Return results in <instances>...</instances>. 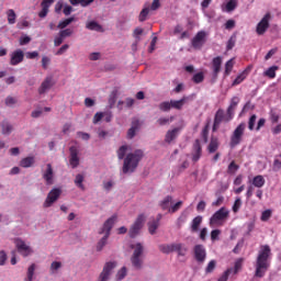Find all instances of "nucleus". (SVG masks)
<instances>
[{
  "label": "nucleus",
  "instance_id": "nucleus-1",
  "mask_svg": "<svg viewBox=\"0 0 281 281\" xmlns=\"http://www.w3.org/2000/svg\"><path fill=\"white\" fill-rule=\"evenodd\" d=\"M269 267H271V247L261 245L255 265V278H265Z\"/></svg>",
  "mask_w": 281,
  "mask_h": 281
},
{
  "label": "nucleus",
  "instance_id": "nucleus-2",
  "mask_svg": "<svg viewBox=\"0 0 281 281\" xmlns=\"http://www.w3.org/2000/svg\"><path fill=\"white\" fill-rule=\"evenodd\" d=\"M142 159H144V150L142 149H136L133 153L127 154L123 162V175L135 172Z\"/></svg>",
  "mask_w": 281,
  "mask_h": 281
},
{
  "label": "nucleus",
  "instance_id": "nucleus-3",
  "mask_svg": "<svg viewBox=\"0 0 281 281\" xmlns=\"http://www.w3.org/2000/svg\"><path fill=\"white\" fill-rule=\"evenodd\" d=\"M175 198L172 195H166L160 202L159 207L162 212H168L169 214H177L180 207H183V201H178L175 204Z\"/></svg>",
  "mask_w": 281,
  "mask_h": 281
},
{
  "label": "nucleus",
  "instance_id": "nucleus-4",
  "mask_svg": "<svg viewBox=\"0 0 281 281\" xmlns=\"http://www.w3.org/2000/svg\"><path fill=\"white\" fill-rule=\"evenodd\" d=\"M131 249H134L133 255L131 257V262L133 267L136 269H142L144 265V246L142 243L132 244Z\"/></svg>",
  "mask_w": 281,
  "mask_h": 281
},
{
  "label": "nucleus",
  "instance_id": "nucleus-5",
  "mask_svg": "<svg viewBox=\"0 0 281 281\" xmlns=\"http://www.w3.org/2000/svg\"><path fill=\"white\" fill-rule=\"evenodd\" d=\"M190 98L182 97L180 100H171V101H164L159 104V110L164 111L165 113L170 111V109H176L177 111H181L186 102H188Z\"/></svg>",
  "mask_w": 281,
  "mask_h": 281
},
{
  "label": "nucleus",
  "instance_id": "nucleus-6",
  "mask_svg": "<svg viewBox=\"0 0 281 281\" xmlns=\"http://www.w3.org/2000/svg\"><path fill=\"white\" fill-rule=\"evenodd\" d=\"M245 128H247V124L240 123L233 132L231 136V148H236L238 144L243 142V135H245Z\"/></svg>",
  "mask_w": 281,
  "mask_h": 281
},
{
  "label": "nucleus",
  "instance_id": "nucleus-7",
  "mask_svg": "<svg viewBox=\"0 0 281 281\" xmlns=\"http://www.w3.org/2000/svg\"><path fill=\"white\" fill-rule=\"evenodd\" d=\"M229 218V211L225 207H221L218 211H216L210 218V225L211 227L214 225H223V221H227Z\"/></svg>",
  "mask_w": 281,
  "mask_h": 281
},
{
  "label": "nucleus",
  "instance_id": "nucleus-8",
  "mask_svg": "<svg viewBox=\"0 0 281 281\" xmlns=\"http://www.w3.org/2000/svg\"><path fill=\"white\" fill-rule=\"evenodd\" d=\"M144 223H146V215L139 214L130 228V238H135L139 234L142 227H144Z\"/></svg>",
  "mask_w": 281,
  "mask_h": 281
},
{
  "label": "nucleus",
  "instance_id": "nucleus-9",
  "mask_svg": "<svg viewBox=\"0 0 281 281\" xmlns=\"http://www.w3.org/2000/svg\"><path fill=\"white\" fill-rule=\"evenodd\" d=\"M14 245L23 258H27V256H32V254H34L32 247L27 246V244H25V241L21 238H15Z\"/></svg>",
  "mask_w": 281,
  "mask_h": 281
},
{
  "label": "nucleus",
  "instance_id": "nucleus-10",
  "mask_svg": "<svg viewBox=\"0 0 281 281\" xmlns=\"http://www.w3.org/2000/svg\"><path fill=\"white\" fill-rule=\"evenodd\" d=\"M60 194H63V191L60 189H52L48 192L47 198L44 202V207H52V205H54V203H56V201L60 199Z\"/></svg>",
  "mask_w": 281,
  "mask_h": 281
},
{
  "label": "nucleus",
  "instance_id": "nucleus-11",
  "mask_svg": "<svg viewBox=\"0 0 281 281\" xmlns=\"http://www.w3.org/2000/svg\"><path fill=\"white\" fill-rule=\"evenodd\" d=\"M269 21H271V13H266L261 21L257 24L256 33L258 36L265 35L269 30Z\"/></svg>",
  "mask_w": 281,
  "mask_h": 281
},
{
  "label": "nucleus",
  "instance_id": "nucleus-12",
  "mask_svg": "<svg viewBox=\"0 0 281 281\" xmlns=\"http://www.w3.org/2000/svg\"><path fill=\"white\" fill-rule=\"evenodd\" d=\"M115 267H117V263L115 261L106 262L103 267L102 272L99 276L98 281H109V278Z\"/></svg>",
  "mask_w": 281,
  "mask_h": 281
},
{
  "label": "nucleus",
  "instance_id": "nucleus-13",
  "mask_svg": "<svg viewBox=\"0 0 281 281\" xmlns=\"http://www.w3.org/2000/svg\"><path fill=\"white\" fill-rule=\"evenodd\" d=\"M205 36H207L205 31H200L196 33V35L192 38L191 42L193 49H201V47L205 45Z\"/></svg>",
  "mask_w": 281,
  "mask_h": 281
},
{
  "label": "nucleus",
  "instance_id": "nucleus-14",
  "mask_svg": "<svg viewBox=\"0 0 281 281\" xmlns=\"http://www.w3.org/2000/svg\"><path fill=\"white\" fill-rule=\"evenodd\" d=\"M24 59L25 53H23V50L19 48L11 53L10 65H12V67H16V65H21V63H23Z\"/></svg>",
  "mask_w": 281,
  "mask_h": 281
},
{
  "label": "nucleus",
  "instance_id": "nucleus-15",
  "mask_svg": "<svg viewBox=\"0 0 281 281\" xmlns=\"http://www.w3.org/2000/svg\"><path fill=\"white\" fill-rule=\"evenodd\" d=\"M193 252L196 262H205V258H207V251L205 250V246L195 245L193 248Z\"/></svg>",
  "mask_w": 281,
  "mask_h": 281
},
{
  "label": "nucleus",
  "instance_id": "nucleus-16",
  "mask_svg": "<svg viewBox=\"0 0 281 281\" xmlns=\"http://www.w3.org/2000/svg\"><path fill=\"white\" fill-rule=\"evenodd\" d=\"M240 102V98L238 97H233L231 100V104L227 108V117L225 119V122H232L234 120V113L236 111V106H238Z\"/></svg>",
  "mask_w": 281,
  "mask_h": 281
},
{
  "label": "nucleus",
  "instance_id": "nucleus-17",
  "mask_svg": "<svg viewBox=\"0 0 281 281\" xmlns=\"http://www.w3.org/2000/svg\"><path fill=\"white\" fill-rule=\"evenodd\" d=\"M191 155H192V161H194V164H196V161H199V159H201V157L203 155V147L201 146V140H199V139L194 140Z\"/></svg>",
  "mask_w": 281,
  "mask_h": 281
},
{
  "label": "nucleus",
  "instance_id": "nucleus-18",
  "mask_svg": "<svg viewBox=\"0 0 281 281\" xmlns=\"http://www.w3.org/2000/svg\"><path fill=\"white\" fill-rule=\"evenodd\" d=\"M43 179L46 181V186H54V168L52 164L46 165V170L43 172Z\"/></svg>",
  "mask_w": 281,
  "mask_h": 281
},
{
  "label": "nucleus",
  "instance_id": "nucleus-19",
  "mask_svg": "<svg viewBox=\"0 0 281 281\" xmlns=\"http://www.w3.org/2000/svg\"><path fill=\"white\" fill-rule=\"evenodd\" d=\"M70 158L69 164L71 168H76L77 166H80V158L78 157V147L71 146L69 148Z\"/></svg>",
  "mask_w": 281,
  "mask_h": 281
},
{
  "label": "nucleus",
  "instance_id": "nucleus-20",
  "mask_svg": "<svg viewBox=\"0 0 281 281\" xmlns=\"http://www.w3.org/2000/svg\"><path fill=\"white\" fill-rule=\"evenodd\" d=\"M225 120H227V112L225 115V112L223 110H217L214 117L213 132H216L217 128L221 126V122H225Z\"/></svg>",
  "mask_w": 281,
  "mask_h": 281
},
{
  "label": "nucleus",
  "instance_id": "nucleus-21",
  "mask_svg": "<svg viewBox=\"0 0 281 281\" xmlns=\"http://www.w3.org/2000/svg\"><path fill=\"white\" fill-rule=\"evenodd\" d=\"M115 221H117V215H113L112 217L108 218L104 224L103 228L100 232V234H104L108 236H111V229H113V225H115Z\"/></svg>",
  "mask_w": 281,
  "mask_h": 281
},
{
  "label": "nucleus",
  "instance_id": "nucleus-22",
  "mask_svg": "<svg viewBox=\"0 0 281 281\" xmlns=\"http://www.w3.org/2000/svg\"><path fill=\"white\" fill-rule=\"evenodd\" d=\"M53 85L54 79L52 77H46L45 80L42 82L41 87L38 88L40 95H43V93H47V91L52 89Z\"/></svg>",
  "mask_w": 281,
  "mask_h": 281
},
{
  "label": "nucleus",
  "instance_id": "nucleus-23",
  "mask_svg": "<svg viewBox=\"0 0 281 281\" xmlns=\"http://www.w3.org/2000/svg\"><path fill=\"white\" fill-rule=\"evenodd\" d=\"M221 147V142L218 140L217 137H211V140L206 147V150L209 153V155H214V153H216V150H218V148Z\"/></svg>",
  "mask_w": 281,
  "mask_h": 281
},
{
  "label": "nucleus",
  "instance_id": "nucleus-24",
  "mask_svg": "<svg viewBox=\"0 0 281 281\" xmlns=\"http://www.w3.org/2000/svg\"><path fill=\"white\" fill-rule=\"evenodd\" d=\"M248 183L252 184L254 188L261 189L265 188V183H267V180H265V176L258 175L249 180Z\"/></svg>",
  "mask_w": 281,
  "mask_h": 281
},
{
  "label": "nucleus",
  "instance_id": "nucleus-25",
  "mask_svg": "<svg viewBox=\"0 0 281 281\" xmlns=\"http://www.w3.org/2000/svg\"><path fill=\"white\" fill-rule=\"evenodd\" d=\"M181 130L179 127H175L173 130H169L166 133V136H165L166 144H172V142H175V139H177V137H179V132Z\"/></svg>",
  "mask_w": 281,
  "mask_h": 281
},
{
  "label": "nucleus",
  "instance_id": "nucleus-26",
  "mask_svg": "<svg viewBox=\"0 0 281 281\" xmlns=\"http://www.w3.org/2000/svg\"><path fill=\"white\" fill-rule=\"evenodd\" d=\"M223 65V57L217 56L212 59V69H213V75L216 77L218 74H221V67Z\"/></svg>",
  "mask_w": 281,
  "mask_h": 281
},
{
  "label": "nucleus",
  "instance_id": "nucleus-27",
  "mask_svg": "<svg viewBox=\"0 0 281 281\" xmlns=\"http://www.w3.org/2000/svg\"><path fill=\"white\" fill-rule=\"evenodd\" d=\"M137 131H139V120L132 121V126L127 131V139H133L135 137Z\"/></svg>",
  "mask_w": 281,
  "mask_h": 281
},
{
  "label": "nucleus",
  "instance_id": "nucleus-28",
  "mask_svg": "<svg viewBox=\"0 0 281 281\" xmlns=\"http://www.w3.org/2000/svg\"><path fill=\"white\" fill-rule=\"evenodd\" d=\"M201 223H203V216L201 215H198L192 220L191 222L192 234H196V232H199V228L201 227Z\"/></svg>",
  "mask_w": 281,
  "mask_h": 281
},
{
  "label": "nucleus",
  "instance_id": "nucleus-29",
  "mask_svg": "<svg viewBox=\"0 0 281 281\" xmlns=\"http://www.w3.org/2000/svg\"><path fill=\"white\" fill-rule=\"evenodd\" d=\"M173 251H177L178 256H186L188 254V247L181 243L173 244Z\"/></svg>",
  "mask_w": 281,
  "mask_h": 281
},
{
  "label": "nucleus",
  "instance_id": "nucleus-30",
  "mask_svg": "<svg viewBox=\"0 0 281 281\" xmlns=\"http://www.w3.org/2000/svg\"><path fill=\"white\" fill-rule=\"evenodd\" d=\"M87 30H91L92 32H103L102 25H100L95 21H90L86 24Z\"/></svg>",
  "mask_w": 281,
  "mask_h": 281
},
{
  "label": "nucleus",
  "instance_id": "nucleus-31",
  "mask_svg": "<svg viewBox=\"0 0 281 281\" xmlns=\"http://www.w3.org/2000/svg\"><path fill=\"white\" fill-rule=\"evenodd\" d=\"M158 249L161 254H172V251H175V244H162Z\"/></svg>",
  "mask_w": 281,
  "mask_h": 281
},
{
  "label": "nucleus",
  "instance_id": "nucleus-32",
  "mask_svg": "<svg viewBox=\"0 0 281 281\" xmlns=\"http://www.w3.org/2000/svg\"><path fill=\"white\" fill-rule=\"evenodd\" d=\"M278 69H280V67L272 66L263 72V76H266V78H270V80H273V78H276V72L278 71Z\"/></svg>",
  "mask_w": 281,
  "mask_h": 281
},
{
  "label": "nucleus",
  "instance_id": "nucleus-33",
  "mask_svg": "<svg viewBox=\"0 0 281 281\" xmlns=\"http://www.w3.org/2000/svg\"><path fill=\"white\" fill-rule=\"evenodd\" d=\"M147 225H148V232L149 234H151V236H154L157 229H159V221L151 220L150 222H148Z\"/></svg>",
  "mask_w": 281,
  "mask_h": 281
},
{
  "label": "nucleus",
  "instance_id": "nucleus-34",
  "mask_svg": "<svg viewBox=\"0 0 281 281\" xmlns=\"http://www.w3.org/2000/svg\"><path fill=\"white\" fill-rule=\"evenodd\" d=\"M34 157H26L20 161L21 168H32L34 166Z\"/></svg>",
  "mask_w": 281,
  "mask_h": 281
},
{
  "label": "nucleus",
  "instance_id": "nucleus-35",
  "mask_svg": "<svg viewBox=\"0 0 281 281\" xmlns=\"http://www.w3.org/2000/svg\"><path fill=\"white\" fill-rule=\"evenodd\" d=\"M74 21H76L75 16L65 19L58 23L57 27H58V30H65V27H67L68 25H71V23H74Z\"/></svg>",
  "mask_w": 281,
  "mask_h": 281
},
{
  "label": "nucleus",
  "instance_id": "nucleus-36",
  "mask_svg": "<svg viewBox=\"0 0 281 281\" xmlns=\"http://www.w3.org/2000/svg\"><path fill=\"white\" fill-rule=\"evenodd\" d=\"M34 271H36V263H32L27 268L26 278L24 279V281H33L34 280Z\"/></svg>",
  "mask_w": 281,
  "mask_h": 281
},
{
  "label": "nucleus",
  "instance_id": "nucleus-37",
  "mask_svg": "<svg viewBox=\"0 0 281 281\" xmlns=\"http://www.w3.org/2000/svg\"><path fill=\"white\" fill-rule=\"evenodd\" d=\"M7 16L9 25H14V23H16V13L14 12V10L9 9L7 11Z\"/></svg>",
  "mask_w": 281,
  "mask_h": 281
},
{
  "label": "nucleus",
  "instance_id": "nucleus-38",
  "mask_svg": "<svg viewBox=\"0 0 281 281\" xmlns=\"http://www.w3.org/2000/svg\"><path fill=\"white\" fill-rule=\"evenodd\" d=\"M71 5H82V8H87L90 3H93V0H69Z\"/></svg>",
  "mask_w": 281,
  "mask_h": 281
},
{
  "label": "nucleus",
  "instance_id": "nucleus-39",
  "mask_svg": "<svg viewBox=\"0 0 281 281\" xmlns=\"http://www.w3.org/2000/svg\"><path fill=\"white\" fill-rule=\"evenodd\" d=\"M128 150V146L127 145H122L117 151H116V155H117V158L120 160L124 159V157H126V153Z\"/></svg>",
  "mask_w": 281,
  "mask_h": 281
},
{
  "label": "nucleus",
  "instance_id": "nucleus-40",
  "mask_svg": "<svg viewBox=\"0 0 281 281\" xmlns=\"http://www.w3.org/2000/svg\"><path fill=\"white\" fill-rule=\"evenodd\" d=\"M149 12H150V8L145 7V8L140 11V13H139L138 21H139L140 23H144V21H146V19H148Z\"/></svg>",
  "mask_w": 281,
  "mask_h": 281
},
{
  "label": "nucleus",
  "instance_id": "nucleus-41",
  "mask_svg": "<svg viewBox=\"0 0 281 281\" xmlns=\"http://www.w3.org/2000/svg\"><path fill=\"white\" fill-rule=\"evenodd\" d=\"M234 69V58H231L225 64V71L224 76H229L232 74V70Z\"/></svg>",
  "mask_w": 281,
  "mask_h": 281
},
{
  "label": "nucleus",
  "instance_id": "nucleus-42",
  "mask_svg": "<svg viewBox=\"0 0 281 281\" xmlns=\"http://www.w3.org/2000/svg\"><path fill=\"white\" fill-rule=\"evenodd\" d=\"M1 126H2L3 135H10V133H12V125L10 123H8L7 121H3Z\"/></svg>",
  "mask_w": 281,
  "mask_h": 281
},
{
  "label": "nucleus",
  "instance_id": "nucleus-43",
  "mask_svg": "<svg viewBox=\"0 0 281 281\" xmlns=\"http://www.w3.org/2000/svg\"><path fill=\"white\" fill-rule=\"evenodd\" d=\"M106 240H109V235H104L97 245V251H102L106 246Z\"/></svg>",
  "mask_w": 281,
  "mask_h": 281
},
{
  "label": "nucleus",
  "instance_id": "nucleus-44",
  "mask_svg": "<svg viewBox=\"0 0 281 281\" xmlns=\"http://www.w3.org/2000/svg\"><path fill=\"white\" fill-rule=\"evenodd\" d=\"M241 269H243V258H239L235 261V266L233 268L232 273L236 276V273H238V271H240Z\"/></svg>",
  "mask_w": 281,
  "mask_h": 281
},
{
  "label": "nucleus",
  "instance_id": "nucleus-45",
  "mask_svg": "<svg viewBox=\"0 0 281 281\" xmlns=\"http://www.w3.org/2000/svg\"><path fill=\"white\" fill-rule=\"evenodd\" d=\"M238 168H240L238 165H236V161H232L229 165H228V168H227V172L228 175H235L236 171L238 170Z\"/></svg>",
  "mask_w": 281,
  "mask_h": 281
},
{
  "label": "nucleus",
  "instance_id": "nucleus-46",
  "mask_svg": "<svg viewBox=\"0 0 281 281\" xmlns=\"http://www.w3.org/2000/svg\"><path fill=\"white\" fill-rule=\"evenodd\" d=\"M240 207H243V200H240V198H236L234 205H233L234 214H237V212H239Z\"/></svg>",
  "mask_w": 281,
  "mask_h": 281
},
{
  "label": "nucleus",
  "instance_id": "nucleus-47",
  "mask_svg": "<svg viewBox=\"0 0 281 281\" xmlns=\"http://www.w3.org/2000/svg\"><path fill=\"white\" fill-rule=\"evenodd\" d=\"M234 271V268H228L226 271L223 272V274L218 278L217 281H227L229 280V274Z\"/></svg>",
  "mask_w": 281,
  "mask_h": 281
},
{
  "label": "nucleus",
  "instance_id": "nucleus-48",
  "mask_svg": "<svg viewBox=\"0 0 281 281\" xmlns=\"http://www.w3.org/2000/svg\"><path fill=\"white\" fill-rule=\"evenodd\" d=\"M205 80V75H203V72H198L193 76V82H195V85H200V82H203Z\"/></svg>",
  "mask_w": 281,
  "mask_h": 281
},
{
  "label": "nucleus",
  "instance_id": "nucleus-49",
  "mask_svg": "<svg viewBox=\"0 0 281 281\" xmlns=\"http://www.w3.org/2000/svg\"><path fill=\"white\" fill-rule=\"evenodd\" d=\"M256 120H258V116L256 114H252L248 121L249 131H254V128H256Z\"/></svg>",
  "mask_w": 281,
  "mask_h": 281
},
{
  "label": "nucleus",
  "instance_id": "nucleus-50",
  "mask_svg": "<svg viewBox=\"0 0 281 281\" xmlns=\"http://www.w3.org/2000/svg\"><path fill=\"white\" fill-rule=\"evenodd\" d=\"M245 78H247V76H245V72H241L240 75H238L232 83L233 87L240 85L245 80Z\"/></svg>",
  "mask_w": 281,
  "mask_h": 281
},
{
  "label": "nucleus",
  "instance_id": "nucleus-51",
  "mask_svg": "<svg viewBox=\"0 0 281 281\" xmlns=\"http://www.w3.org/2000/svg\"><path fill=\"white\" fill-rule=\"evenodd\" d=\"M82 181H85V177H83L82 175L78 173V175L76 176V179H75L76 186H78V188L83 189L85 186L82 184Z\"/></svg>",
  "mask_w": 281,
  "mask_h": 281
},
{
  "label": "nucleus",
  "instance_id": "nucleus-52",
  "mask_svg": "<svg viewBox=\"0 0 281 281\" xmlns=\"http://www.w3.org/2000/svg\"><path fill=\"white\" fill-rule=\"evenodd\" d=\"M271 214H272L271 210H266V211H263V212L261 213V221H262L263 223H267V221H269V218H271Z\"/></svg>",
  "mask_w": 281,
  "mask_h": 281
},
{
  "label": "nucleus",
  "instance_id": "nucleus-53",
  "mask_svg": "<svg viewBox=\"0 0 281 281\" xmlns=\"http://www.w3.org/2000/svg\"><path fill=\"white\" fill-rule=\"evenodd\" d=\"M236 10V0H231L226 3V12H234Z\"/></svg>",
  "mask_w": 281,
  "mask_h": 281
},
{
  "label": "nucleus",
  "instance_id": "nucleus-54",
  "mask_svg": "<svg viewBox=\"0 0 281 281\" xmlns=\"http://www.w3.org/2000/svg\"><path fill=\"white\" fill-rule=\"evenodd\" d=\"M202 138H203V142L204 144H207V137L210 135V126L206 125L203 130H202Z\"/></svg>",
  "mask_w": 281,
  "mask_h": 281
},
{
  "label": "nucleus",
  "instance_id": "nucleus-55",
  "mask_svg": "<svg viewBox=\"0 0 281 281\" xmlns=\"http://www.w3.org/2000/svg\"><path fill=\"white\" fill-rule=\"evenodd\" d=\"M170 122H172V117L168 119V117H160L157 120V124L159 126H166V124H170Z\"/></svg>",
  "mask_w": 281,
  "mask_h": 281
},
{
  "label": "nucleus",
  "instance_id": "nucleus-56",
  "mask_svg": "<svg viewBox=\"0 0 281 281\" xmlns=\"http://www.w3.org/2000/svg\"><path fill=\"white\" fill-rule=\"evenodd\" d=\"M216 269V260H211L205 269L206 273H212Z\"/></svg>",
  "mask_w": 281,
  "mask_h": 281
},
{
  "label": "nucleus",
  "instance_id": "nucleus-57",
  "mask_svg": "<svg viewBox=\"0 0 281 281\" xmlns=\"http://www.w3.org/2000/svg\"><path fill=\"white\" fill-rule=\"evenodd\" d=\"M52 63V58L47 56L42 57V67L43 69H47L49 67V64Z\"/></svg>",
  "mask_w": 281,
  "mask_h": 281
},
{
  "label": "nucleus",
  "instance_id": "nucleus-58",
  "mask_svg": "<svg viewBox=\"0 0 281 281\" xmlns=\"http://www.w3.org/2000/svg\"><path fill=\"white\" fill-rule=\"evenodd\" d=\"M63 267V263L60 261H53L50 265V271L54 273L55 271H58Z\"/></svg>",
  "mask_w": 281,
  "mask_h": 281
},
{
  "label": "nucleus",
  "instance_id": "nucleus-59",
  "mask_svg": "<svg viewBox=\"0 0 281 281\" xmlns=\"http://www.w3.org/2000/svg\"><path fill=\"white\" fill-rule=\"evenodd\" d=\"M42 10L38 13L40 19H45V16H47V14L49 13V7H45V5H41Z\"/></svg>",
  "mask_w": 281,
  "mask_h": 281
},
{
  "label": "nucleus",
  "instance_id": "nucleus-60",
  "mask_svg": "<svg viewBox=\"0 0 281 281\" xmlns=\"http://www.w3.org/2000/svg\"><path fill=\"white\" fill-rule=\"evenodd\" d=\"M126 278V267H123L119 272L116 273L117 280H124Z\"/></svg>",
  "mask_w": 281,
  "mask_h": 281
},
{
  "label": "nucleus",
  "instance_id": "nucleus-61",
  "mask_svg": "<svg viewBox=\"0 0 281 281\" xmlns=\"http://www.w3.org/2000/svg\"><path fill=\"white\" fill-rule=\"evenodd\" d=\"M59 34L63 38H67V36H71V34H74V31L71 29H66L61 30Z\"/></svg>",
  "mask_w": 281,
  "mask_h": 281
},
{
  "label": "nucleus",
  "instance_id": "nucleus-62",
  "mask_svg": "<svg viewBox=\"0 0 281 281\" xmlns=\"http://www.w3.org/2000/svg\"><path fill=\"white\" fill-rule=\"evenodd\" d=\"M256 190V187L252 184L248 186L247 191H246V198L251 199L254 196V191Z\"/></svg>",
  "mask_w": 281,
  "mask_h": 281
},
{
  "label": "nucleus",
  "instance_id": "nucleus-63",
  "mask_svg": "<svg viewBox=\"0 0 281 281\" xmlns=\"http://www.w3.org/2000/svg\"><path fill=\"white\" fill-rule=\"evenodd\" d=\"M218 236H221V229H214L211 232V240H218Z\"/></svg>",
  "mask_w": 281,
  "mask_h": 281
},
{
  "label": "nucleus",
  "instance_id": "nucleus-64",
  "mask_svg": "<svg viewBox=\"0 0 281 281\" xmlns=\"http://www.w3.org/2000/svg\"><path fill=\"white\" fill-rule=\"evenodd\" d=\"M4 102L7 106H12L16 104V100L14 99V97H7Z\"/></svg>",
  "mask_w": 281,
  "mask_h": 281
}]
</instances>
